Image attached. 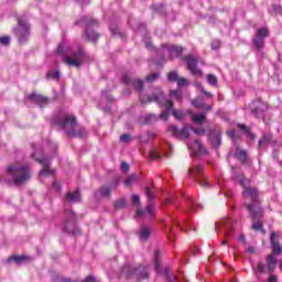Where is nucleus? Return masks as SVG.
I'll return each instance as SVG.
<instances>
[{"label": "nucleus", "mask_w": 282, "mask_h": 282, "mask_svg": "<svg viewBox=\"0 0 282 282\" xmlns=\"http://www.w3.org/2000/svg\"><path fill=\"white\" fill-rule=\"evenodd\" d=\"M145 195L148 197V207L147 209H138L137 210V219H142L144 217H153V202H155V194L150 187H145Z\"/></svg>", "instance_id": "nucleus-13"}, {"label": "nucleus", "mask_w": 282, "mask_h": 282, "mask_svg": "<svg viewBox=\"0 0 282 282\" xmlns=\"http://www.w3.org/2000/svg\"><path fill=\"white\" fill-rule=\"evenodd\" d=\"M172 115L174 116V118H176V120H184V118L186 117V115L182 110H172Z\"/></svg>", "instance_id": "nucleus-44"}, {"label": "nucleus", "mask_w": 282, "mask_h": 282, "mask_svg": "<svg viewBox=\"0 0 282 282\" xmlns=\"http://www.w3.org/2000/svg\"><path fill=\"white\" fill-rule=\"evenodd\" d=\"M160 78V73H151L145 77L147 83H155Z\"/></svg>", "instance_id": "nucleus-40"}, {"label": "nucleus", "mask_w": 282, "mask_h": 282, "mask_svg": "<svg viewBox=\"0 0 282 282\" xmlns=\"http://www.w3.org/2000/svg\"><path fill=\"white\" fill-rule=\"evenodd\" d=\"M267 265L269 272H274L276 269V257H274V254L271 253L267 257Z\"/></svg>", "instance_id": "nucleus-31"}, {"label": "nucleus", "mask_w": 282, "mask_h": 282, "mask_svg": "<svg viewBox=\"0 0 282 282\" xmlns=\"http://www.w3.org/2000/svg\"><path fill=\"white\" fill-rule=\"evenodd\" d=\"M192 131H194L196 135H204V133H206V130L204 128H192Z\"/></svg>", "instance_id": "nucleus-51"}, {"label": "nucleus", "mask_w": 282, "mask_h": 282, "mask_svg": "<svg viewBox=\"0 0 282 282\" xmlns=\"http://www.w3.org/2000/svg\"><path fill=\"white\" fill-rule=\"evenodd\" d=\"M122 184V178L120 176L115 177L109 184L102 185L96 193L95 196L98 197H111V193Z\"/></svg>", "instance_id": "nucleus-16"}, {"label": "nucleus", "mask_w": 282, "mask_h": 282, "mask_svg": "<svg viewBox=\"0 0 282 282\" xmlns=\"http://www.w3.org/2000/svg\"><path fill=\"white\" fill-rule=\"evenodd\" d=\"M215 230H221L226 239H232L235 237V220L224 218L219 223H216Z\"/></svg>", "instance_id": "nucleus-11"}, {"label": "nucleus", "mask_w": 282, "mask_h": 282, "mask_svg": "<svg viewBox=\"0 0 282 282\" xmlns=\"http://www.w3.org/2000/svg\"><path fill=\"white\" fill-rule=\"evenodd\" d=\"M173 221V224L176 226V228H180V230H184V228H182L181 226H180V223H177V221H175V220H172Z\"/></svg>", "instance_id": "nucleus-64"}, {"label": "nucleus", "mask_w": 282, "mask_h": 282, "mask_svg": "<svg viewBox=\"0 0 282 282\" xmlns=\"http://www.w3.org/2000/svg\"><path fill=\"white\" fill-rule=\"evenodd\" d=\"M150 237H151V227L141 225L139 229V239L141 241H149Z\"/></svg>", "instance_id": "nucleus-29"}, {"label": "nucleus", "mask_w": 282, "mask_h": 282, "mask_svg": "<svg viewBox=\"0 0 282 282\" xmlns=\"http://www.w3.org/2000/svg\"><path fill=\"white\" fill-rule=\"evenodd\" d=\"M180 78V75L177 74L176 70H172L167 74V79L170 80V83H177Z\"/></svg>", "instance_id": "nucleus-38"}, {"label": "nucleus", "mask_w": 282, "mask_h": 282, "mask_svg": "<svg viewBox=\"0 0 282 282\" xmlns=\"http://www.w3.org/2000/svg\"><path fill=\"white\" fill-rule=\"evenodd\" d=\"M189 149H192L196 155H206L208 153V150L199 140H195L194 143L189 145Z\"/></svg>", "instance_id": "nucleus-26"}, {"label": "nucleus", "mask_w": 282, "mask_h": 282, "mask_svg": "<svg viewBox=\"0 0 282 282\" xmlns=\"http://www.w3.org/2000/svg\"><path fill=\"white\" fill-rule=\"evenodd\" d=\"M14 261L18 265H21V263H24V261H28V257L25 256H12L8 259L9 263H12Z\"/></svg>", "instance_id": "nucleus-34"}, {"label": "nucleus", "mask_w": 282, "mask_h": 282, "mask_svg": "<svg viewBox=\"0 0 282 282\" xmlns=\"http://www.w3.org/2000/svg\"><path fill=\"white\" fill-rule=\"evenodd\" d=\"M162 257V250L155 249L153 256L154 270L158 274H161L166 279L167 282H177V276L171 273L169 269H162V264L160 263V258Z\"/></svg>", "instance_id": "nucleus-8"}, {"label": "nucleus", "mask_w": 282, "mask_h": 282, "mask_svg": "<svg viewBox=\"0 0 282 282\" xmlns=\"http://www.w3.org/2000/svg\"><path fill=\"white\" fill-rule=\"evenodd\" d=\"M250 111L254 118H262L264 124H268V119H265L268 104L263 102L261 99H257L250 104Z\"/></svg>", "instance_id": "nucleus-14"}, {"label": "nucleus", "mask_w": 282, "mask_h": 282, "mask_svg": "<svg viewBox=\"0 0 282 282\" xmlns=\"http://www.w3.org/2000/svg\"><path fill=\"white\" fill-rule=\"evenodd\" d=\"M110 32L112 36H121V37L124 36L122 32H120V29L113 24L110 25Z\"/></svg>", "instance_id": "nucleus-43"}, {"label": "nucleus", "mask_w": 282, "mask_h": 282, "mask_svg": "<svg viewBox=\"0 0 282 282\" xmlns=\"http://www.w3.org/2000/svg\"><path fill=\"white\" fill-rule=\"evenodd\" d=\"M65 223H64V232H67V235H80V228H78V225H76V213L74 210L65 212Z\"/></svg>", "instance_id": "nucleus-9"}, {"label": "nucleus", "mask_w": 282, "mask_h": 282, "mask_svg": "<svg viewBox=\"0 0 282 282\" xmlns=\"http://www.w3.org/2000/svg\"><path fill=\"white\" fill-rule=\"evenodd\" d=\"M132 204L133 206H140V195L138 194L132 195Z\"/></svg>", "instance_id": "nucleus-52"}, {"label": "nucleus", "mask_w": 282, "mask_h": 282, "mask_svg": "<svg viewBox=\"0 0 282 282\" xmlns=\"http://www.w3.org/2000/svg\"><path fill=\"white\" fill-rule=\"evenodd\" d=\"M186 204L187 208L183 209L184 213H188V210H191V213H196V210H202V208H204L202 204L191 196H187Z\"/></svg>", "instance_id": "nucleus-25"}, {"label": "nucleus", "mask_w": 282, "mask_h": 282, "mask_svg": "<svg viewBox=\"0 0 282 282\" xmlns=\"http://www.w3.org/2000/svg\"><path fill=\"white\" fill-rule=\"evenodd\" d=\"M64 202L66 204H78V203H80V192L75 191V192L66 193Z\"/></svg>", "instance_id": "nucleus-27"}, {"label": "nucleus", "mask_w": 282, "mask_h": 282, "mask_svg": "<svg viewBox=\"0 0 282 282\" xmlns=\"http://www.w3.org/2000/svg\"><path fill=\"white\" fill-rule=\"evenodd\" d=\"M171 96L176 98V100H182V93L180 90H172Z\"/></svg>", "instance_id": "nucleus-50"}, {"label": "nucleus", "mask_w": 282, "mask_h": 282, "mask_svg": "<svg viewBox=\"0 0 282 282\" xmlns=\"http://www.w3.org/2000/svg\"><path fill=\"white\" fill-rule=\"evenodd\" d=\"M235 158H237V160H239V162H241V164H246L247 160H248V152H246V150H236L235 152Z\"/></svg>", "instance_id": "nucleus-32"}, {"label": "nucleus", "mask_w": 282, "mask_h": 282, "mask_svg": "<svg viewBox=\"0 0 282 282\" xmlns=\"http://www.w3.org/2000/svg\"><path fill=\"white\" fill-rule=\"evenodd\" d=\"M276 281H278L276 275H271V276L269 278V282H276Z\"/></svg>", "instance_id": "nucleus-63"}, {"label": "nucleus", "mask_w": 282, "mask_h": 282, "mask_svg": "<svg viewBox=\"0 0 282 282\" xmlns=\"http://www.w3.org/2000/svg\"><path fill=\"white\" fill-rule=\"evenodd\" d=\"M200 91H202V94H204V96H207L208 98H210V96H213L210 93L206 91V89L203 86H200Z\"/></svg>", "instance_id": "nucleus-60"}, {"label": "nucleus", "mask_w": 282, "mask_h": 282, "mask_svg": "<svg viewBox=\"0 0 282 282\" xmlns=\"http://www.w3.org/2000/svg\"><path fill=\"white\" fill-rule=\"evenodd\" d=\"M80 21L82 23L86 24L85 36L88 39V41H91V43H96L98 39H100V34L91 30V28H94V25H98L97 20L84 17Z\"/></svg>", "instance_id": "nucleus-15"}, {"label": "nucleus", "mask_w": 282, "mask_h": 282, "mask_svg": "<svg viewBox=\"0 0 282 282\" xmlns=\"http://www.w3.org/2000/svg\"><path fill=\"white\" fill-rule=\"evenodd\" d=\"M229 138H231V140H235V138H237V130H230L228 132Z\"/></svg>", "instance_id": "nucleus-58"}, {"label": "nucleus", "mask_w": 282, "mask_h": 282, "mask_svg": "<svg viewBox=\"0 0 282 282\" xmlns=\"http://www.w3.org/2000/svg\"><path fill=\"white\" fill-rule=\"evenodd\" d=\"M122 80L124 85H128V87H133L137 89V91H142V89H144V82L133 77L131 74H123Z\"/></svg>", "instance_id": "nucleus-19"}, {"label": "nucleus", "mask_w": 282, "mask_h": 282, "mask_svg": "<svg viewBox=\"0 0 282 282\" xmlns=\"http://www.w3.org/2000/svg\"><path fill=\"white\" fill-rule=\"evenodd\" d=\"M56 54H64V63L69 67H80L83 65V61H85L86 55L83 47L78 46L76 50H70V54H68L67 48H65L64 44H59L56 50Z\"/></svg>", "instance_id": "nucleus-4"}, {"label": "nucleus", "mask_w": 282, "mask_h": 282, "mask_svg": "<svg viewBox=\"0 0 282 282\" xmlns=\"http://www.w3.org/2000/svg\"><path fill=\"white\" fill-rule=\"evenodd\" d=\"M160 158H162V154L159 151L153 150V151L150 152V159L160 160Z\"/></svg>", "instance_id": "nucleus-48"}, {"label": "nucleus", "mask_w": 282, "mask_h": 282, "mask_svg": "<svg viewBox=\"0 0 282 282\" xmlns=\"http://www.w3.org/2000/svg\"><path fill=\"white\" fill-rule=\"evenodd\" d=\"M53 123L64 131L66 135L69 138H85L87 135V131L85 128H80L76 122V117L69 116L66 112H58L53 118Z\"/></svg>", "instance_id": "nucleus-1"}, {"label": "nucleus", "mask_w": 282, "mask_h": 282, "mask_svg": "<svg viewBox=\"0 0 282 282\" xmlns=\"http://www.w3.org/2000/svg\"><path fill=\"white\" fill-rule=\"evenodd\" d=\"M258 272H260V274H263V272H265V265L263 264V262H260L258 264Z\"/></svg>", "instance_id": "nucleus-56"}, {"label": "nucleus", "mask_w": 282, "mask_h": 282, "mask_svg": "<svg viewBox=\"0 0 282 282\" xmlns=\"http://www.w3.org/2000/svg\"><path fill=\"white\" fill-rule=\"evenodd\" d=\"M152 8L155 12H159V14H166V4H153Z\"/></svg>", "instance_id": "nucleus-36"}, {"label": "nucleus", "mask_w": 282, "mask_h": 282, "mask_svg": "<svg viewBox=\"0 0 282 282\" xmlns=\"http://www.w3.org/2000/svg\"><path fill=\"white\" fill-rule=\"evenodd\" d=\"M169 230H170V235H167V239L170 241H173V236L172 235H175V228L174 227H169Z\"/></svg>", "instance_id": "nucleus-57"}, {"label": "nucleus", "mask_w": 282, "mask_h": 282, "mask_svg": "<svg viewBox=\"0 0 282 282\" xmlns=\"http://www.w3.org/2000/svg\"><path fill=\"white\" fill-rule=\"evenodd\" d=\"M239 129H241V131H243V133H247V135H249L250 138H254V134H252L250 132V129L243 124H238Z\"/></svg>", "instance_id": "nucleus-47"}, {"label": "nucleus", "mask_w": 282, "mask_h": 282, "mask_svg": "<svg viewBox=\"0 0 282 282\" xmlns=\"http://www.w3.org/2000/svg\"><path fill=\"white\" fill-rule=\"evenodd\" d=\"M129 169H130L129 163H127V162L121 163V171L123 173H129Z\"/></svg>", "instance_id": "nucleus-55"}, {"label": "nucleus", "mask_w": 282, "mask_h": 282, "mask_svg": "<svg viewBox=\"0 0 282 282\" xmlns=\"http://www.w3.org/2000/svg\"><path fill=\"white\" fill-rule=\"evenodd\" d=\"M207 83L208 85H212V87L217 86V83H218L217 76H215L214 74L207 75Z\"/></svg>", "instance_id": "nucleus-41"}, {"label": "nucleus", "mask_w": 282, "mask_h": 282, "mask_svg": "<svg viewBox=\"0 0 282 282\" xmlns=\"http://www.w3.org/2000/svg\"><path fill=\"white\" fill-rule=\"evenodd\" d=\"M29 100H31L32 102H35L36 105H40V107H45L50 102V99H47V97H43L36 94H31L29 96Z\"/></svg>", "instance_id": "nucleus-28"}, {"label": "nucleus", "mask_w": 282, "mask_h": 282, "mask_svg": "<svg viewBox=\"0 0 282 282\" xmlns=\"http://www.w3.org/2000/svg\"><path fill=\"white\" fill-rule=\"evenodd\" d=\"M101 100H105L106 102H113V97L109 95L108 90H102L101 91Z\"/></svg>", "instance_id": "nucleus-42"}, {"label": "nucleus", "mask_w": 282, "mask_h": 282, "mask_svg": "<svg viewBox=\"0 0 282 282\" xmlns=\"http://www.w3.org/2000/svg\"><path fill=\"white\" fill-rule=\"evenodd\" d=\"M121 275L126 279H134V281H144V279H149V269L142 264L138 267L124 264L121 269Z\"/></svg>", "instance_id": "nucleus-6"}, {"label": "nucleus", "mask_w": 282, "mask_h": 282, "mask_svg": "<svg viewBox=\"0 0 282 282\" xmlns=\"http://www.w3.org/2000/svg\"><path fill=\"white\" fill-rule=\"evenodd\" d=\"M53 188L55 191H61V183L58 181L53 182Z\"/></svg>", "instance_id": "nucleus-59"}, {"label": "nucleus", "mask_w": 282, "mask_h": 282, "mask_svg": "<svg viewBox=\"0 0 282 282\" xmlns=\"http://www.w3.org/2000/svg\"><path fill=\"white\" fill-rule=\"evenodd\" d=\"M13 32L20 43L23 45L30 41V24L23 18H18V26L13 29Z\"/></svg>", "instance_id": "nucleus-7"}, {"label": "nucleus", "mask_w": 282, "mask_h": 282, "mask_svg": "<svg viewBox=\"0 0 282 282\" xmlns=\"http://www.w3.org/2000/svg\"><path fill=\"white\" fill-rule=\"evenodd\" d=\"M177 83V87H188V79L184 78V77H178Z\"/></svg>", "instance_id": "nucleus-46"}, {"label": "nucleus", "mask_w": 282, "mask_h": 282, "mask_svg": "<svg viewBox=\"0 0 282 282\" xmlns=\"http://www.w3.org/2000/svg\"><path fill=\"white\" fill-rule=\"evenodd\" d=\"M188 175L194 177V180H196V182L204 188H208L210 186V183H208V176L204 174V165L194 164L188 169Z\"/></svg>", "instance_id": "nucleus-10"}, {"label": "nucleus", "mask_w": 282, "mask_h": 282, "mask_svg": "<svg viewBox=\"0 0 282 282\" xmlns=\"http://www.w3.org/2000/svg\"><path fill=\"white\" fill-rule=\"evenodd\" d=\"M161 53L166 52L167 54H170L171 58H177L178 56H182V53L184 52V47L182 46H169V45H164L162 51H160Z\"/></svg>", "instance_id": "nucleus-22"}, {"label": "nucleus", "mask_w": 282, "mask_h": 282, "mask_svg": "<svg viewBox=\"0 0 282 282\" xmlns=\"http://www.w3.org/2000/svg\"><path fill=\"white\" fill-rule=\"evenodd\" d=\"M268 36H270V31H268V28H261L257 30L252 40L256 50L261 51L263 47H265V39H268Z\"/></svg>", "instance_id": "nucleus-18"}, {"label": "nucleus", "mask_w": 282, "mask_h": 282, "mask_svg": "<svg viewBox=\"0 0 282 282\" xmlns=\"http://www.w3.org/2000/svg\"><path fill=\"white\" fill-rule=\"evenodd\" d=\"M130 141H131V134H122L120 137V142H122L123 144H127Z\"/></svg>", "instance_id": "nucleus-49"}, {"label": "nucleus", "mask_w": 282, "mask_h": 282, "mask_svg": "<svg viewBox=\"0 0 282 282\" xmlns=\"http://www.w3.org/2000/svg\"><path fill=\"white\" fill-rule=\"evenodd\" d=\"M32 173L29 165H9L4 178H0V182L7 184H14L15 186H23L25 182H30Z\"/></svg>", "instance_id": "nucleus-2"}, {"label": "nucleus", "mask_w": 282, "mask_h": 282, "mask_svg": "<svg viewBox=\"0 0 282 282\" xmlns=\"http://www.w3.org/2000/svg\"><path fill=\"white\" fill-rule=\"evenodd\" d=\"M183 61L186 62V65L193 76H202V69L197 67V57L193 55H185Z\"/></svg>", "instance_id": "nucleus-20"}, {"label": "nucleus", "mask_w": 282, "mask_h": 282, "mask_svg": "<svg viewBox=\"0 0 282 282\" xmlns=\"http://www.w3.org/2000/svg\"><path fill=\"white\" fill-rule=\"evenodd\" d=\"M270 241L273 254H281L282 248L281 243L279 242V234H276V231L271 232Z\"/></svg>", "instance_id": "nucleus-24"}, {"label": "nucleus", "mask_w": 282, "mask_h": 282, "mask_svg": "<svg viewBox=\"0 0 282 282\" xmlns=\"http://www.w3.org/2000/svg\"><path fill=\"white\" fill-rule=\"evenodd\" d=\"M188 116H192V120L196 124H204L206 121V112H200L198 115H193V110H187Z\"/></svg>", "instance_id": "nucleus-30"}, {"label": "nucleus", "mask_w": 282, "mask_h": 282, "mask_svg": "<svg viewBox=\"0 0 282 282\" xmlns=\"http://www.w3.org/2000/svg\"><path fill=\"white\" fill-rule=\"evenodd\" d=\"M167 131L174 135V138H184L188 140L191 138V132H188V126L183 127L182 130H178L175 126H169Z\"/></svg>", "instance_id": "nucleus-21"}, {"label": "nucleus", "mask_w": 282, "mask_h": 282, "mask_svg": "<svg viewBox=\"0 0 282 282\" xmlns=\"http://www.w3.org/2000/svg\"><path fill=\"white\" fill-rule=\"evenodd\" d=\"M33 160H36L40 164H42V170L40 171V177H46V175H53L54 171L50 169V162L52 160L44 154H37L36 152L32 153Z\"/></svg>", "instance_id": "nucleus-17"}, {"label": "nucleus", "mask_w": 282, "mask_h": 282, "mask_svg": "<svg viewBox=\"0 0 282 282\" xmlns=\"http://www.w3.org/2000/svg\"><path fill=\"white\" fill-rule=\"evenodd\" d=\"M234 182H238L240 186H242V197L243 199L248 200L250 199L251 203H246L245 206L247 210L250 212L251 208L256 209L257 206H261V200H259V191L256 187L248 186L250 184V181L246 177H243V173L239 172L238 174H234L232 176Z\"/></svg>", "instance_id": "nucleus-3"}, {"label": "nucleus", "mask_w": 282, "mask_h": 282, "mask_svg": "<svg viewBox=\"0 0 282 282\" xmlns=\"http://www.w3.org/2000/svg\"><path fill=\"white\" fill-rule=\"evenodd\" d=\"M1 45H10V36L0 37Z\"/></svg>", "instance_id": "nucleus-54"}, {"label": "nucleus", "mask_w": 282, "mask_h": 282, "mask_svg": "<svg viewBox=\"0 0 282 282\" xmlns=\"http://www.w3.org/2000/svg\"><path fill=\"white\" fill-rule=\"evenodd\" d=\"M249 214L253 220L252 228L257 232L263 230V207L257 206L256 208H252V206H249Z\"/></svg>", "instance_id": "nucleus-12"}, {"label": "nucleus", "mask_w": 282, "mask_h": 282, "mask_svg": "<svg viewBox=\"0 0 282 282\" xmlns=\"http://www.w3.org/2000/svg\"><path fill=\"white\" fill-rule=\"evenodd\" d=\"M271 142H272V133H263L258 144H259V148L261 149L262 147H265V144H271Z\"/></svg>", "instance_id": "nucleus-33"}, {"label": "nucleus", "mask_w": 282, "mask_h": 282, "mask_svg": "<svg viewBox=\"0 0 282 282\" xmlns=\"http://www.w3.org/2000/svg\"><path fill=\"white\" fill-rule=\"evenodd\" d=\"M46 78L47 79L52 78L53 80H58L61 78V72H58V70H50L46 74Z\"/></svg>", "instance_id": "nucleus-37"}, {"label": "nucleus", "mask_w": 282, "mask_h": 282, "mask_svg": "<svg viewBox=\"0 0 282 282\" xmlns=\"http://www.w3.org/2000/svg\"><path fill=\"white\" fill-rule=\"evenodd\" d=\"M138 180V176L135 174L130 175L128 178L123 181L126 186H131L133 182Z\"/></svg>", "instance_id": "nucleus-45"}, {"label": "nucleus", "mask_w": 282, "mask_h": 282, "mask_svg": "<svg viewBox=\"0 0 282 282\" xmlns=\"http://www.w3.org/2000/svg\"><path fill=\"white\" fill-rule=\"evenodd\" d=\"M219 47H221V42H219V40L212 42V50H219Z\"/></svg>", "instance_id": "nucleus-53"}, {"label": "nucleus", "mask_w": 282, "mask_h": 282, "mask_svg": "<svg viewBox=\"0 0 282 282\" xmlns=\"http://www.w3.org/2000/svg\"><path fill=\"white\" fill-rule=\"evenodd\" d=\"M144 120L145 124H151V122H158V120H160V117H158V115H147Z\"/></svg>", "instance_id": "nucleus-39"}, {"label": "nucleus", "mask_w": 282, "mask_h": 282, "mask_svg": "<svg viewBox=\"0 0 282 282\" xmlns=\"http://www.w3.org/2000/svg\"><path fill=\"white\" fill-rule=\"evenodd\" d=\"M141 105H147L148 102H158L162 105L165 102L166 110L160 115L161 120H169V111H173V102L171 100L164 99V93L162 89L156 88L152 96H140Z\"/></svg>", "instance_id": "nucleus-5"}, {"label": "nucleus", "mask_w": 282, "mask_h": 282, "mask_svg": "<svg viewBox=\"0 0 282 282\" xmlns=\"http://www.w3.org/2000/svg\"><path fill=\"white\" fill-rule=\"evenodd\" d=\"M247 252H248L249 254H254V247H248V248H247Z\"/></svg>", "instance_id": "nucleus-62"}, {"label": "nucleus", "mask_w": 282, "mask_h": 282, "mask_svg": "<svg viewBox=\"0 0 282 282\" xmlns=\"http://www.w3.org/2000/svg\"><path fill=\"white\" fill-rule=\"evenodd\" d=\"M209 142L214 149H219L221 147V131L210 130Z\"/></svg>", "instance_id": "nucleus-23"}, {"label": "nucleus", "mask_w": 282, "mask_h": 282, "mask_svg": "<svg viewBox=\"0 0 282 282\" xmlns=\"http://www.w3.org/2000/svg\"><path fill=\"white\" fill-rule=\"evenodd\" d=\"M127 208V199L124 198H118L116 202H115V210H122Z\"/></svg>", "instance_id": "nucleus-35"}, {"label": "nucleus", "mask_w": 282, "mask_h": 282, "mask_svg": "<svg viewBox=\"0 0 282 282\" xmlns=\"http://www.w3.org/2000/svg\"><path fill=\"white\" fill-rule=\"evenodd\" d=\"M55 282H72L69 278H62L61 280H53Z\"/></svg>", "instance_id": "nucleus-61"}]
</instances>
